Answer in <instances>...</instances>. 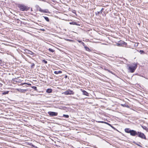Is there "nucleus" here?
Returning <instances> with one entry per match:
<instances>
[{
  "instance_id": "f257e3e1",
  "label": "nucleus",
  "mask_w": 148,
  "mask_h": 148,
  "mask_svg": "<svg viewBox=\"0 0 148 148\" xmlns=\"http://www.w3.org/2000/svg\"><path fill=\"white\" fill-rule=\"evenodd\" d=\"M124 130L125 132L130 133V135L132 136H137L142 139H147L145 134L141 132L136 131L134 130H131L129 128H125Z\"/></svg>"
},
{
  "instance_id": "f03ea898",
  "label": "nucleus",
  "mask_w": 148,
  "mask_h": 148,
  "mask_svg": "<svg viewBox=\"0 0 148 148\" xmlns=\"http://www.w3.org/2000/svg\"><path fill=\"white\" fill-rule=\"evenodd\" d=\"M128 69L130 73H134L137 67V64L135 63L132 64H128Z\"/></svg>"
},
{
  "instance_id": "7ed1b4c3",
  "label": "nucleus",
  "mask_w": 148,
  "mask_h": 148,
  "mask_svg": "<svg viewBox=\"0 0 148 148\" xmlns=\"http://www.w3.org/2000/svg\"><path fill=\"white\" fill-rule=\"evenodd\" d=\"M18 7L20 8V10L22 11H27L28 10V8L24 5H19Z\"/></svg>"
},
{
  "instance_id": "20e7f679",
  "label": "nucleus",
  "mask_w": 148,
  "mask_h": 148,
  "mask_svg": "<svg viewBox=\"0 0 148 148\" xmlns=\"http://www.w3.org/2000/svg\"><path fill=\"white\" fill-rule=\"evenodd\" d=\"M127 45V43L126 42L122 40H120L118 43H116L117 45L119 46L126 45Z\"/></svg>"
},
{
  "instance_id": "39448f33",
  "label": "nucleus",
  "mask_w": 148,
  "mask_h": 148,
  "mask_svg": "<svg viewBox=\"0 0 148 148\" xmlns=\"http://www.w3.org/2000/svg\"><path fill=\"white\" fill-rule=\"evenodd\" d=\"M64 93L65 95H71L74 94V92L73 91L68 90L66 91H65Z\"/></svg>"
},
{
  "instance_id": "423d86ee",
  "label": "nucleus",
  "mask_w": 148,
  "mask_h": 148,
  "mask_svg": "<svg viewBox=\"0 0 148 148\" xmlns=\"http://www.w3.org/2000/svg\"><path fill=\"white\" fill-rule=\"evenodd\" d=\"M101 7L99 6L96 5V7L94 8L95 10H97L100 11V12L102 13L103 10H104V8H101Z\"/></svg>"
},
{
  "instance_id": "0eeeda50",
  "label": "nucleus",
  "mask_w": 148,
  "mask_h": 148,
  "mask_svg": "<svg viewBox=\"0 0 148 148\" xmlns=\"http://www.w3.org/2000/svg\"><path fill=\"white\" fill-rule=\"evenodd\" d=\"M48 114L51 116H56L58 115V113L57 112H49Z\"/></svg>"
},
{
  "instance_id": "6e6552de",
  "label": "nucleus",
  "mask_w": 148,
  "mask_h": 148,
  "mask_svg": "<svg viewBox=\"0 0 148 148\" xmlns=\"http://www.w3.org/2000/svg\"><path fill=\"white\" fill-rule=\"evenodd\" d=\"M24 51L26 53H28L31 55L34 54V53L33 52L27 49H25Z\"/></svg>"
},
{
  "instance_id": "1a4fd4ad",
  "label": "nucleus",
  "mask_w": 148,
  "mask_h": 148,
  "mask_svg": "<svg viewBox=\"0 0 148 148\" xmlns=\"http://www.w3.org/2000/svg\"><path fill=\"white\" fill-rule=\"evenodd\" d=\"M81 90L82 92V94L83 95H86V96H88V93L87 92H86V91L84 90H82V89H81Z\"/></svg>"
},
{
  "instance_id": "9d476101",
  "label": "nucleus",
  "mask_w": 148,
  "mask_h": 148,
  "mask_svg": "<svg viewBox=\"0 0 148 148\" xmlns=\"http://www.w3.org/2000/svg\"><path fill=\"white\" fill-rule=\"evenodd\" d=\"M101 14V13L100 12V11L97 10V11H95V14L96 16H99L100 14Z\"/></svg>"
},
{
  "instance_id": "9b49d317",
  "label": "nucleus",
  "mask_w": 148,
  "mask_h": 148,
  "mask_svg": "<svg viewBox=\"0 0 148 148\" xmlns=\"http://www.w3.org/2000/svg\"><path fill=\"white\" fill-rule=\"evenodd\" d=\"M121 106L123 107H127V108H129V106L126 103H125L124 104H121Z\"/></svg>"
},
{
  "instance_id": "f8f14e48",
  "label": "nucleus",
  "mask_w": 148,
  "mask_h": 148,
  "mask_svg": "<svg viewBox=\"0 0 148 148\" xmlns=\"http://www.w3.org/2000/svg\"><path fill=\"white\" fill-rule=\"evenodd\" d=\"M96 122H98V123H106V124H107L108 125H109L110 126H111L110 124L107 123V122H104V121H96Z\"/></svg>"
},
{
  "instance_id": "ddd939ff",
  "label": "nucleus",
  "mask_w": 148,
  "mask_h": 148,
  "mask_svg": "<svg viewBox=\"0 0 148 148\" xmlns=\"http://www.w3.org/2000/svg\"><path fill=\"white\" fill-rule=\"evenodd\" d=\"M14 81H16V82H19L21 81L18 78H15L14 79Z\"/></svg>"
},
{
  "instance_id": "4468645a",
  "label": "nucleus",
  "mask_w": 148,
  "mask_h": 148,
  "mask_svg": "<svg viewBox=\"0 0 148 148\" xmlns=\"http://www.w3.org/2000/svg\"><path fill=\"white\" fill-rule=\"evenodd\" d=\"M52 92V90L50 88H48L46 90V92L48 93H51Z\"/></svg>"
},
{
  "instance_id": "2eb2a0df",
  "label": "nucleus",
  "mask_w": 148,
  "mask_h": 148,
  "mask_svg": "<svg viewBox=\"0 0 148 148\" xmlns=\"http://www.w3.org/2000/svg\"><path fill=\"white\" fill-rule=\"evenodd\" d=\"M62 73V71H54V73L55 74H57L59 73Z\"/></svg>"
},
{
  "instance_id": "dca6fc26",
  "label": "nucleus",
  "mask_w": 148,
  "mask_h": 148,
  "mask_svg": "<svg viewBox=\"0 0 148 148\" xmlns=\"http://www.w3.org/2000/svg\"><path fill=\"white\" fill-rule=\"evenodd\" d=\"M39 10L40 12H43V13H46V10H42L40 8H39Z\"/></svg>"
},
{
  "instance_id": "f3484780",
  "label": "nucleus",
  "mask_w": 148,
  "mask_h": 148,
  "mask_svg": "<svg viewBox=\"0 0 148 148\" xmlns=\"http://www.w3.org/2000/svg\"><path fill=\"white\" fill-rule=\"evenodd\" d=\"M43 17L45 19L47 22L49 21V19L48 17L43 16Z\"/></svg>"
},
{
  "instance_id": "a211bd4d",
  "label": "nucleus",
  "mask_w": 148,
  "mask_h": 148,
  "mask_svg": "<svg viewBox=\"0 0 148 148\" xmlns=\"http://www.w3.org/2000/svg\"><path fill=\"white\" fill-rule=\"evenodd\" d=\"M70 24H71L77 25V23L75 22H72L70 23Z\"/></svg>"
},
{
  "instance_id": "6ab92c4d",
  "label": "nucleus",
  "mask_w": 148,
  "mask_h": 148,
  "mask_svg": "<svg viewBox=\"0 0 148 148\" xmlns=\"http://www.w3.org/2000/svg\"><path fill=\"white\" fill-rule=\"evenodd\" d=\"M23 84H25V85H26L27 84L29 86H30L31 85V84H27L26 83H24L22 84H21V85H23Z\"/></svg>"
},
{
  "instance_id": "aec40b11",
  "label": "nucleus",
  "mask_w": 148,
  "mask_h": 148,
  "mask_svg": "<svg viewBox=\"0 0 148 148\" xmlns=\"http://www.w3.org/2000/svg\"><path fill=\"white\" fill-rule=\"evenodd\" d=\"M139 52L141 54H143L145 53L144 51L143 50H140L139 51Z\"/></svg>"
},
{
  "instance_id": "412c9836",
  "label": "nucleus",
  "mask_w": 148,
  "mask_h": 148,
  "mask_svg": "<svg viewBox=\"0 0 148 148\" xmlns=\"http://www.w3.org/2000/svg\"><path fill=\"white\" fill-rule=\"evenodd\" d=\"M63 116L66 118H68L69 117V115H68L63 114Z\"/></svg>"
},
{
  "instance_id": "4be33fe9",
  "label": "nucleus",
  "mask_w": 148,
  "mask_h": 148,
  "mask_svg": "<svg viewBox=\"0 0 148 148\" xmlns=\"http://www.w3.org/2000/svg\"><path fill=\"white\" fill-rule=\"evenodd\" d=\"M8 92H9L8 91H5L3 93V95H6V94H8Z\"/></svg>"
},
{
  "instance_id": "5701e85b",
  "label": "nucleus",
  "mask_w": 148,
  "mask_h": 148,
  "mask_svg": "<svg viewBox=\"0 0 148 148\" xmlns=\"http://www.w3.org/2000/svg\"><path fill=\"white\" fill-rule=\"evenodd\" d=\"M141 127L142 128H143L145 130H146V129L147 127L145 126H144V125H141Z\"/></svg>"
},
{
  "instance_id": "b1692460",
  "label": "nucleus",
  "mask_w": 148,
  "mask_h": 148,
  "mask_svg": "<svg viewBox=\"0 0 148 148\" xmlns=\"http://www.w3.org/2000/svg\"><path fill=\"white\" fill-rule=\"evenodd\" d=\"M42 62L44 63L45 64H47V61L45 60H42Z\"/></svg>"
},
{
  "instance_id": "393cba45",
  "label": "nucleus",
  "mask_w": 148,
  "mask_h": 148,
  "mask_svg": "<svg viewBox=\"0 0 148 148\" xmlns=\"http://www.w3.org/2000/svg\"><path fill=\"white\" fill-rule=\"evenodd\" d=\"M49 50L51 51V52H53L54 51V50L53 49H51V48H49Z\"/></svg>"
},
{
  "instance_id": "a878e982",
  "label": "nucleus",
  "mask_w": 148,
  "mask_h": 148,
  "mask_svg": "<svg viewBox=\"0 0 148 148\" xmlns=\"http://www.w3.org/2000/svg\"><path fill=\"white\" fill-rule=\"evenodd\" d=\"M35 66V64L34 63H32L31 64V67L32 68H34Z\"/></svg>"
},
{
  "instance_id": "bb28decb",
  "label": "nucleus",
  "mask_w": 148,
  "mask_h": 148,
  "mask_svg": "<svg viewBox=\"0 0 148 148\" xmlns=\"http://www.w3.org/2000/svg\"><path fill=\"white\" fill-rule=\"evenodd\" d=\"M32 88L34 89L35 90H37V87L36 86H33L32 87Z\"/></svg>"
},
{
  "instance_id": "cd10ccee",
  "label": "nucleus",
  "mask_w": 148,
  "mask_h": 148,
  "mask_svg": "<svg viewBox=\"0 0 148 148\" xmlns=\"http://www.w3.org/2000/svg\"><path fill=\"white\" fill-rule=\"evenodd\" d=\"M84 47L86 49V50L87 51H88L90 50L89 49L88 47L86 46H84Z\"/></svg>"
},
{
  "instance_id": "c85d7f7f",
  "label": "nucleus",
  "mask_w": 148,
  "mask_h": 148,
  "mask_svg": "<svg viewBox=\"0 0 148 148\" xmlns=\"http://www.w3.org/2000/svg\"><path fill=\"white\" fill-rule=\"evenodd\" d=\"M96 7V5L95 6H94V7H93V9H94V10H93V12H94L95 13V11H97V10H95V9L94 8H95V7Z\"/></svg>"
},
{
  "instance_id": "c756f323",
  "label": "nucleus",
  "mask_w": 148,
  "mask_h": 148,
  "mask_svg": "<svg viewBox=\"0 0 148 148\" xmlns=\"http://www.w3.org/2000/svg\"><path fill=\"white\" fill-rule=\"evenodd\" d=\"M102 68L106 71H107V70H108V69H106L105 67H102Z\"/></svg>"
},
{
  "instance_id": "7c9ffc66",
  "label": "nucleus",
  "mask_w": 148,
  "mask_h": 148,
  "mask_svg": "<svg viewBox=\"0 0 148 148\" xmlns=\"http://www.w3.org/2000/svg\"><path fill=\"white\" fill-rule=\"evenodd\" d=\"M107 71H108V72H109V73H112V74H113V73H112V72L111 71H110V70H108H108H107Z\"/></svg>"
},
{
  "instance_id": "2f4dec72",
  "label": "nucleus",
  "mask_w": 148,
  "mask_h": 148,
  "mask_svg": "<svg viewBox=\"0 0 148 148\" xmlns=\"http://www.w3.org/2000/svg\"><path fill=\"white\" fill-rule=\"evenodd\" d=\"M81 44H82V45L84 46H85V44L84 43V42H82V43H81Z\"/></svg>"
},
{
  "instance_id": "473e14b6",
  "label": "nucleus",
  "mask_w": 148,
  "mask_h": 148,
  "mask_svg": "<svg viewBox=\"0 0 148 148\" xmlns=\"http://www.w3.org/2000/svg\"><path fill=\"white\" fill-rule=\"evenodd\" d=\"M136 145L138 146H139V147H142V146H141V145H139V144H136Z\"/></svg>"
},
{
  "instance_id": "72a5a7b5",
  "label": "nucleus",
  "mask_w": 148,
  "mask_h": 148,
  "mask_svg": "<svg viewBox=\"0 0 148 148\" xmlns=\"http://www.w3.org/2000/svg\"><path fill=\"white\" fill-rule=\"evenodd\" d=\"M77 41L78 42H79V43H82V42L81 41V40H77Z\"/></svg>"
},
{
  "instance_id": "f704fd0d",
  "label": "nucleus",
  "mask_w": 148,
  "mask_h": 148,
  "mask_svg": "<svg viewBox=\"0 0 148 148\" xmlns=\"http://www.w3.org/2000/svg\"><path fill=\"white\" fill-rule=\"evenodd\" d=\"M95 65H96V64H95V63L93 62V67H95Z\"/></svg>"
},
{
  "instance_id": "c9c22d12",
  "label": "nucleus",
  "mask_w": 148,
  "mask_h": 148,
  "mask_svg": "<svg viewBox=\"0 0 148 148\" xmlns=\"http://www.w3.org/2000/svg\"><path fill=\"white\" fill-rule=\"evenodd\" d=\"M145 130L146 131L148 132V128L147 127Z\"/></svg>"
},
{
  "instance_id": "e433bc0d",
  "label": "nucleus",
  "mask_w": 148,
  "mask_h": 148,
  "mask_svg": "<svg viewBox=\"0 0 148 148\" xmlns=\"http://www.w3.org/2000/svg\"><path fill=\"white\" fill-rule=\"evenodd\" d=\"M133 143H134V144H137V143H136L135 142V141H134V142H133Z\"/></svg>"
},
{
  "instance_id": "4c0bfd02",
  "label": "nucleus",
  "mask_w": 148,
  "mask_h": 148,
  "mask_svg": "<svg viewBox=\"0 0 148 148\" xmlns=\"http://www.w3.org/2000/svg\"><path fill=\"white\" fill-rule=\"evenodd\" d=\"M41 30L42 31H45V29H41Z\"/></svg>"
},
{
  "instance_id": "58836bf2",
  "label": "nucleus",
  "mask_w": 148,
  "mask_h": 148,
  "mask_svg": "<svg viewBox=\"0 0 148 148\" xmlns=\"http://www.w3.org/2000/svg\"><path fill=\"white\" fill-rule=\"evenodd\" d=\"M93 33H96V31H94V32H93Z\"/></svg>"
},
{
  "instance_id": "ea45409f",
  "label": "nucleus",
  "mask_w": 148,
  "mask_h": 148,
  "mask_svg": "<svg viewBox=\"0 0 148 148\" xmlns=\"http://www.w3.org/2000/svg\"><path fill=\"white\" fill-rule=\"evenodd\" d=\"M24 90V91H26L27 90Z\"/></svg>"
},
{
  "instance_id": "a19ab883",
  "label": "nucleus",
  "mask_w": 148,
  "mask_h": 148,
  "mask_svg": "<svg viewBox=\"0 0 148 148\" xmlns=\"http://www.w3.org/2000/svg\"><path fill=\"white\" fill-rule=\"evenodd\" d=\"M112 128H114V127H112Z\"/></svg>"
},
{
  "instance_id": "79ce46f5",
  "label": "nucleus",
  "mask_w": 148,
  "mask_h": 148,
  "mask_svg": "<svg viewBox=\"0 0 148 148\" xmlns=\"http://www.w3.org/2000/svg\"><path fill=\"white\" fill-rule=\"evenodd\" d=\"M67 76H65V77L66 78L67 77Z\"/></svg>"
},
{
  "instance_id": "37998d69",
  "label": "nucleus",
  "mask_w": 148,
  "mask_h": 148,
  "mask_svg": "<svg viewBox=\"0 0 148 148\" xmlns=\"http://www.w3.org/2000/svg\"><path fill=\"white\" fill-rule=\"evenodd\" d=\"M93 42H95V41H93Z\"/></svg>"
},
{
  "instance_id": "c03bdc74",
  "label": "nucleus",
  "mask_w": 148,
  "mask_h": 148,
  "mask_svg": "<svg viewBox=\"0 0 148 148\" xmlns=\"http://www.w3.org/2000/svg\"><path fill=\"white\" fill-rule=\"evenodd\" d=\"M138 25H140V23H138Z\"/></svg>"
}]
</instances>
